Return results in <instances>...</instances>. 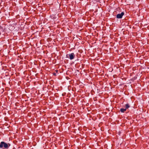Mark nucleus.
<instances>
[{"label":"nucleus","mask_w":149,"mask_h":149,"mask_svg":"<svg viewBox=\"0 0 149 149\" xmlns=\"http://www.w3.org/2000/svg\"><path fill=\"white\" fill-rule=\"evenodd\" d=\"M130 107V105H129L128 104H125V109H126V110L127 109H128Z\"/></svg>","instance_id":"5"},{"label":"nucleus","mask_w":149,"mask_h":149,"mask_svg":"<svg viewBox=\"0 0 149 149\" xmlns=\"http://www.w3.org/2000/svg\"><path fill=\"white\" fill-rule=\"evenodd\" d=\"M120 111L122 113H124L126 110V109L121 108L120 109Z\"/></svg>","instance_id":"4"},{"label":"nucleus","mask_w":149,"mask_h":149,"mask_svg":"<svg viewBox=\"0 0 149 149\" xmlns=\"http://www.w3.org/2000/svg\"><path fill=\"white\" fill-rule=\"evenodd\" d=\"M69 56L70 59L71 60L74 58L75 57V55L73 53H71L69 54H68L66 55V57L68 58V56Z\"/></svg>","instance_id":"2"},{"label":"nucleus","mask_w":149,"mask_h":149,"mask_svg":"<svg viewBox=\"0 0 149 149\" xmlns=\"http://www.w3.org/2000/svg\"><path fill=\"white\" fill-rule=\"evenodd\" d=\"M54 75H56V74H55V73H54Z\"/></svg>","instance_id":"6"},{"label":"nucleus","mask_w":149,"mask_h":149,"mask_svg":"<svg viewBox=\"0 0 149 149\" xmlns=\"http://www.w3.org/2000/svg\"><path fill=\"white\" fill-rule=\"evenodd\" d=\"M124 13L122 12L120 14H118L116 15V17L118 19H121L124 15Z\"/></svg>","instance_id":"3"},{"label":"nucleus","mask_w":149,"mask_h":149,"mask_svg":"<svg viewBox=\"0 0 149 149\" xmlns=\"http://www.w3.org/2000/svg\"><path fill=\"white\" fill-rule=\"evenodd\" d=\"M10 146L9 143H6L4 141H1L0 143V148H3V147L5 149H8Z\"/></svg>","instance_id":"1"}]
</instances>
